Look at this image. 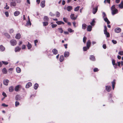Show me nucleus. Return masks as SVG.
<instances>
[{"mask_svg":"<svg viewBox=\"0 0 123 123\" xmlns=\"http://www.w3.org/2000/svg\"><path fill=\"white\" fill-rule=\"evenodd\" d=\"M111 11L112 14L113 15L118 13V10L115 8V5H114L111 7Z\"/></svg>","mask_w":123,"mask_h":123,"instance_id":"f257e3e1","label":"nucleus"},{"mask_svg":"<svg viewBox=\"0 0 123 123\" xmlns=\"http://www.w3.org/2000/svg\"><path fill=\"white\" fill-rule=\"evenodd\" d=\"M104 34L107 37H110V35L109 32L107 31V28L106 26H104Z\"/></svg>","mask_w":123,"mask_h":123,"instance_id":"f03ea898","label":"nucleus"},{"mask_svg":"<svg viewBox=\"0 0 123 123\" xmlns=\"http://www.w3.org/2000/svg\"><path fill=\"white\" fill-rule=\"evenodd\" d=\"M10 43L11 45L12 46H15L17 44V41L14 39H12L10 41Z\"/></svg>","mask_w":123,"mask_h":123,"instance_id":"7ed1b4c3","label":"nucleus"},{"mask_svg":"<svg viewBox=\"0 0 123 123\" xmlns=\"http://www.w3.org/2000/svg\"><path fill=\"white\" fill-rule=\"evenodd\" d=\"M98 10V6H96L93 8L92 12L94 14H95L97 12Z\"/></svg>","mask_w":123,"mask_h":123,"instance_id":"20e7f679","label":"nucleus"},{"mask_svg":"<svg viewBox=\"0 0 123 123\" xmlns=\"http://www.w3.org/2000/svg\"><path fill=\"white\" fill-rule=\"evenodd\" d=\"M105 89L107 92H109L111 89V87L109 86H105Z\"/></svg>","mask_w":123,"mask_h":123,"instance_id":"39448f33","label":"nucleus"},{"mask_svg":"<svg viewBox=\"0 0 123 123\" xmlns=\"http://www.w3.org/2000/svg\"><path fill=\"white\" fill-rule=\"evenodd\" d=\"M91 44V42L90 40H88L86 43V47L88 49H89Z\"/></svg>","mask_w":123,"mask_h":123,"instance_id":"423d86ee","label":"nucleus"},{"mask_svg":"<svg viewBox=\"0 0 123 123\" xmlns=\"http://www.w3.org/2000/svg\"><path fill=\"white\" fill-rule=\"evenodd\" d=\"M114 31L115 32L117 33H119L121 31V30L120 28L117 27L115 29Z\"/></svg>","mask_w":123,"mask_h":123,"instance_id":"0eeeda50","label":"nucleus"},{"mask_svg":"<svg viewBox=\"0 0 123 123\" xmlns=\"http://www.w3.org/2000/svg\"><path fill=\"white\" fill-rule=\"evenodd\" d=\"M112 63L113 65L114 66V67L115 68H117V64L115 63V60L114 59L112 60Z\"/></svg>","mask_w":123,"mask_h":123,"instance_id":"6e6552de","label":"nucleus"},{"mask_svg":"<svg viewBox=\"0 0 123 123\" xmlns=\"http://www.w3.org/2000/svg\"><path fill=\"white\" fill-rule=\"evenodd\" d=\"M9 82V80H8L7 79L5 80H3V84L6 86H7Z\"/></svg>","mask_w":123,"mask_h":123,"instance_id":"1a4fd4ad","label":"nucleus"},{"mask_svg":"<svg viewBox=\"0 0 123 123\" xmlns=\"http://www.w3.org/2000/svg\"><path fill=\"white\" fill-rule=\"evenodd\" d=\"M21 86L20 85H18L16 86L14 89L15 91L16 92H18L19 91V88L21 87Z\"/></svg>","mask_w":123,"mask_h":123,"instance_id":"9d476101","label":"nucleus"},{"mask_svg":"<svg viewBox=\"0 0 123 123\" xmlns=\"http://www.w3.org/2000/svg\"><path fill=\"white\" fill-rule=\"evenodd\" d=\"M111 83L112 84V89L114 90L115 87V85L116 84V80L115 79Z\"/></svg>","mask_w":123,"mask_h":123,"instance_id":"9b49d317","label":"nucleus"},{"mask_svg":"<svg viewBox=\"0 0 123 123\" xmlns=\"http://www.w3.org/2000/svg\"><path fill=\"white\" fill-rule=\"evenodd\" d=\"M92 26L88 25L87 27V31H92Z\"/></svg>","mask_w":123,"mask_h":123,"instance_id":"f8f14e48","label":"nucleus"},{"mask_svg":"<svg viewBox=\"0 0 123 123\" xmlns=\"http://www.w3.org/2000/svg\"><path fill=\"white\" fill-rule=\"evenodd\" d=\"M52 52L53 54L56 55L58 53V51L55 49H53Z\"/></svg>","mask_w":123,"mask_h":123,"instance_id":"ddd939ff","label":"nucleus"},{"mask_svg":"<svg viewBox=\"0 0 123 123\" xmlns=\"http://www.w3.org/2000/svg\"><path fill=\"white\" fill-rule=\"evenodd\" d=\"M21 49V48L19 46H17L15 48V51L16 52H19L20 50Z\"/></svg>","mask_w":123,"mask_h":123,"instance_id":"4468645a","label":"nucleus"},{"mask_svg":"<svg viewBox=\"0 0 123 123\" xmlns=\"http://www.w3.org/2000/svg\"><path fill=\"white\" fill-rule=\"evenodd\" d=\"M70 17L71 18L72 20H75L77 18V17H74V14H71Z\"/></svg>","mask_w":123,"mask_h":123,"instance_id":"2eb2a0df","label":"nucleus"},{"mask_svg":"<svg viewBox=\"0 0 123 123\" xmlns=\"http://www.w3.org/2000/svg\"><path fill=\"white\" fill-rule=\"evenodd\" d=\"M32 85V83L31 82H29L26 84L25 87L26 88H28Z\"/></svg>","mask_w":123,"mask_h":123,"instance_id":"dca6fc26","label":"nucleus"},{"mask_svg":"<svg viewBox=\"0 0 123 123\" xmlns=\"http://www.w3.org/2000/svg\"><path fill=\"white\" fill-rule=\"evenodd\" d=\"M14 90V87L13 86H11L9 88V91L10 92H13Z\"/></svg>","mask_w":123,"mask_h":123,"instance_id":"f3484780","label":"nucleus"},{"mask_svg":"<svg viewBox=\"0 0 123 123\" xmlns=\"http://www.w3.org/2000/svg\"><path fill=\"white\" fill-rule=\"evenodd\" d=\"M69 55V53L68 51H65L64 53V56L65 57H68Z\"/></svg>","mask_w":123,"mask_h":123,"instance_id":"a211bd4d","label":"nucleus"},{"mask_svg":"<svg viewBox=\"0 0 123 123\" xmlns=\"http://www.w3.org/2000/svg\"><path fill=\"white\" fill-rule=\"evenodd\" d=\"M45 0L42 1L41 2L40 5L43 8L45 6Z\"/></svg>","mask_w":123,"mask_h":123,"instance_id":"6ab92c4d","label":"nucleus"},{"mask_svg":"<svg viewBox=\"0 0 123 123\" xmlns=\"http://www.w3.org/2000/svg\"><path fill=\"white\" fill-rule=\"evenodd\" d=\"M64 58L63 56L62 55H61L60 57L59 61L60 62H62L64 60Z\"/></svg>","mask_w":123,"mask_h":123,"instance_id":"aec40b11","label":"nucleus"},{"mask_svg":"<svg viewBox=\"0 0 123 123\" xmlns=\"http://www.w3.org/2000/svg\"><path fill=\"white\" fill-rule=\"evenodd\" d=\"M43 19L44 21H46L48 22L49 21V18L47 16H44Z\"/></svg>","mask_w":123,"mask_h":123,"instance_id":"412c9836","label":"nucleus"},{"mask_svg":"<svg viewBox=\"0 0 123 123\" xmlns=\"http://www.w3.org/2000/svg\"><path fill=\"white\" fill-rule=\"evenodd\" d=\"M20 13V12L18 11H16L15 12L14 15L15 16H18Z\"/></svg>","mask_w":123,"mask_h":123,"instance_id":"4be33fe9","label":"nucleus"},{"mask_svg":"<svg viewBox=\"0 0 123 123\" xmlns=\"http://www.w3.org/2000/svg\"><path fill=\"white\" fill-rule=\"evenodd\" d=\"M15 99L16 100H20L21 98L20 95H17L16 96Z\"/></svg>","mask_w":123,"mask_h":123,"instance_id":"5701e85b","label":"nucleus"},{"mask_svg":"<svg viewBox=\"0 0 123 123\" xmlns=\"http://www.w3.org/2000/svg\"><path fill=\"white\" fill-rule=\"evenodd\" d=\"M16 3L14 1H12L10 3V5L11 6H15L16 5Z\"/></svg>","mask_w":123,"mask_h":123,"instance_id":"b1692460","label":"nucleus"},{"mask_svg":"<svg viewBox=\"0 0 123 123\" xmlns=\"http://www.w3.org/2000/svg\"><path fill=\"white\" fill-rule=\"evenodd\" d=\"M27 46V47L28 49H30L32 47L31 45L29 42H28V43L26 45Z\"/></svg>","mask_w":123,"mask_h":123,"instance_id":"393cba45","label":"nucleus"},{"mask_svg":"<svg viewBox=\"0 0 123 123\" xmlns=\"http://www.w3.org/2000/svg\"><path fill=\"white\" fill-rule=\"evenodd\" d=\"M118 6L120 8L122 9L123 8V1H122L121 3Z\"/></svg>","mask_w":123,"mask_h":123,"instance_id":"a878e982","label":"nucleus"},{"mask_svg":"<svg viewBox=\"0 0 123 123\" xmlns=\"http://www.w3.org/2000/svg\"><path fill=\"white\" fill-rule=\"evenodd\" d=\"M43 26H46L48 25V21H44L43 22Z\"/></svg>","mask_w":123,"mask_h":123,"instance_id":"bb28decb","label":"nucleus"},{"mask_svg":"<svg viewBox=\"0 0 123 123\" xmlns=\"http://www.w3.org/2000/svg\"><path fill=\"white\" fill-rule=\"evenodd\" d=\"M56 23L58 25H60L62 24L63 25L64 24V22L61 21H57L56 22Z\"/></svg>","mask_w":123,"mask_h":123,"instance_id":"cd10ccee","label":"nucleus"},{"mask_svg":"<svg viewBox=\"0 0 123 123\" xmlns=\"http://www.w3.org/2000/svg\"><path fill=\"white\" fill-rule=\"evenodd\" d=\"M20 37H21V35H20V34L19 33L17 34L15 36V38L16 39H20Z\"/></svg>","mask_w":123,"mask_h":123,"instance_id":"c85d7f7f","label":"nucleus"},{"mask_svg":"<svg viewBox=\"0 0 123 123\" xmlns=\"http://www.w3.org/2000/svg\"><path fill=\"white\" fill-rule=\"evenodd\" d=\"M90 60L93 61L95 60V58L94 56L93 55H91L90 57Z\"/></svg>","mask_w":123,"mask_h":123,"instance_id":"c756f323","label":"nucleus"},{"mask_svg":"<svg viewBox=\"0 0 123 123\" xmlns=\"http://www.w3.org/2000/svg\"><path fill=\"white\" fill-rule=\"evenodd\" d=\"M104 19L105 21L107 22V24L108 25L110 23V22L106 17L105 18H104Z\"/></svg>","mask_w":123,"mask_h":123,"instance_id":"7c9ffc66","label":"nucleus"},{"mask_svg":"<svg viewBox=\"0 0 123 123\" xmlns=\"http://www.w3.org/2000/svg\"><path fill=\"white\" fill-rule=\"evenodd\" d=\"M87 25L85 24H83L82 25V28L83 29L85 30L87 27Z\"/></svg>","mask_w":123,"mask_h":123,"instance_id":"2f4dec72","label":"nucleus"},{"mask_svg":"<svg viewBox=\"0 0 123 123\" xmlns=\"http://www.w3.org/2000/svg\"><path fill=\"white\" fill-rule=\"evenodd\" d=\"M72 7L71 6H68L67 7V9L68 11H70L72 9Z\"/></svg>","mask_w":123,"mask_h":123,"instance_id":"473e14b6","label":"nucleus"},{"mask_svg":"<svg viewBox=\"0 0 123 123\" xmlns=\"http://www.w3.org/2000/svg\"><path fill=\"white\" fill-rule=\"evenodd\" d=\"M2 73L3 74H6L7 72V70L5 68H3L2 70Z\"/></svg>","mask_w":123,"mask_h":123,"instance_id":"72a5a7b5","label":"nucleus"},{"mask_svg":"<svg viewBox=\"0 0 123 123\" xmlns=\"http://www.w3.org/2000/svg\"><path fill=\"white\" fill-rule=\"evenodd\" d=\"M5 49V48L2 45H1L0 46V50L1 51H4Z\"/></svg>","mask_w":123,"mask_h":123,"instance_id":"f704fd0d","label":"nucleus"},{"mask_svg":"<svg viewBox=\"0 0 123 123\" xmlns=\"http://www.w3.org/2000/svg\"><path fill=\"white\" fill-rule=\"evenodd\" d=\"M38 86V85L37 83H36L34 85V89L35 90L37 89Z\"/></svg>","mask_w":123,"mask_h":123,"instance_id":"c9c22d12","label":"nucleus"},{"mask_svg":"<svg viewBox=\"0 0 123 123\" xmlns=\"http://www.w3.org/2000/svg\"><path fill=\"white\" fill-rule=\"evenodd\" d=\"M60 15V13L59 12L57 11L56 12V16L57 17H59Z\"/></svg>","mask_w":123,"mask_h":123,"instance_id":"e433bc0d","label":"nucleus"},{"mask_svg":"<svg viewBox=\"0 0 123 123\" xmlns=\"http://www.w3.org/2000/svg\"><path fill=\"white\" fill-rule=\"evenodd\" d=\"M58 29L59 30V32H60L61 33H62L63 32V30H62V28H58Z\"/></svg>","mask_w":123,"mask_h":123,"instance_id":"4c0bfd02","label":"nucleus"},{"mask_svg":"<svg viewBox=\"0 0 123 123\" xmlns=\"http://www.w3.org/2000/svg\"><path fill=\"white\" fill-rule=\"evenodd\" d=\"M17 72L18 73H20L21 72V69L19 67H17L16 68Z\"/></svg>","mask_w":123,"mask_h":123,"instance_id":"58836bf2","label":"nucleus"},{"mask_svg":"<svg viewBox=\"0 0 123 123\" xmlns=\"http://www.w3.org/2000/svg\"><path fill=\"white\" fill-rule=\"evenodd\" d=\"M80 7V6H77L74 8V11H78L79 10Z\"/></svg>","mask_w":123,"mask_h":123,"instance_id":"ea45409f","label":"nucleus"},{"mask_svg":"<svg viewBox=\"0 0 123 123\" xmlns=\"http://www.w3.org/2000/svg\"><path fill=\"white\" fill-rule=\"evenodd\" d=\"M95 22V21L94 19H93L92 21V22L90 23V24L91 25L93 26L95 25V24L94 23Z\"/></svg>","mask_w":123,"mask_h":123,"instance_id":"a19ab883","label":"nucleus"},{"mask_svg":"<svg viewBox=\"0 0 123 123\" xmlns=\"http://www.w3.org/2000/svg\"><path fill=\"white\" fill-rule=\"evenodd\" d=\"M88 49V47H83V50L84 51H87V49Z\"/></svg>","mask_w":123,"mask_h":123,"instance_id":"79ce46f5","label":"nucleus"},{"mask_svg":"<svg viewBox=\"0 0 123 123\" xmlns=\"http://www.w3.org/2000/svg\"><path fill=\"white\" fill-rule=\"evenodd\" d=\"M63 21L65 23H67L68 20V19L66 18H63Z\"/></svg>","mask_w":123,"mask_h":123,"instance_id":"37998d69","label":"nucleus"},{"mask_svg":"<svg viewBox=\"0 0 123 123\" xmlns=\"http://www.w3.org/2000/svg\"><path fill=\"white\" fill-rule=\"evenodd\" d=\"M87 38L86 37H84L83 38V41L84 43L86 42V40Z\"/></svg>","mask_w":123,"mask_h":123,"instance_id":"c03bdc74","label":"nucleus"},{"mask_svg":"<svg viewBox=\"0 0 123 123\" xmlns=\"http://www.w3.org/2000/svg\"><path fill=\"white\" fill-rule=\"evenodd\" d=\"M2 63L5 65H7L8 63V62H7L2 61Z\"/></svg>","mask_w":123,"mask_h":123,"instance_id":"a18cd8bd","label":"nucleus"},{"mask_svg":"<svg viewBox=\"0 0 123 123\" xmlns=\"http://www.w3.org/2000/svg\"><path fill=\"white\" fill-rule=\"evenodd\" d=\"M19 104V102L18 101H16L15 102V106L17 107Z\"/></svg>","mask_w":123,"mask_h":123,"instance_id":"49530a36","label":"nucleus"},{"mask_svg":"<svg viewBox=\"0 0 123 123\" xmlns=\"http://www.w3.org/2000/svg\"><path fill=\"white\" fill-rule=\"evenodd\" d=\"M98 71V69L97 68H95L93 69V71L94 72H96Z\"/></svg>","mask_w":123,"mask_h":123,"instance_id":"de8ad7c7","label":"nucleus"},{"mask_svg":"<svg viewBox=\"0 0 123 123\" xmlns=\"http://www.w3.org/2000/svg\"><path fill=\"white\" fill-rule=\"evenodd\" d=\"M118 54L119 55H123V51H120L119 52Z\"/></svg>","mask_w":123,"mask_h":123,"instance_id":"09e8293b","label":"nucleus"},{"mask_svg":"<svg viewBox=\"0 0 123 123\" xmlns=\"http://www.w3.org/2000/svg\"><path fill=\"white\" fill-rule=\"evenodd\" d=\"M68 31L70 33L74 31L72 29L70 28H68Z\"/></svg>","mask_w":123,"mask_h":123,"instance_id":"8fccbe9b","label":"nucleus"},{"mask_svg":"<svg viewBox=\"0 0 123 123\" xmlns=\"http://www.w3.org/2000/svg\"><path fill=\"white\" fill-rule=\"evenodd\" d=\"M5 36H6L7 38H9L10 37V35L7 33H6L5 34Z\"/></svg>","mask_w":123,"mask_h":123,"instance_id":"3c124183","label":"nucleus"},{"mask_svg":"<svg viewBox=\"0 0 123 123\" xmlns=\"http://www.w3.org/2000/svg\"><path fill=\"white\" fill-rule=\"evenodd\" d=\"M14 31L13 29H11L9 31V32L10 33H12Z\"/></svg>","mask_w":123,"mask_h":123,"instance_id":"603ef678","label":"nucleus"},{"mask_svg":"<svg viewBox=\"0 0 123 123\" xmlns=\"http://www.w3.org/2000/svg\"><path fill=\"white\" fill-rule=\"evenodd\" d=\"M5 14L7 17L9 16V13L8 12H5Z\"/></svg>","mask_w":123,"mask_h":123,"instance_id":"864d4df0","label":"nucleus"},{"mask_svg":"<svg viewBox=\"0 0 123 123\" xmlns=\"http://www.w3.org/2000/svg\"><path fill=\"white\" fill-rule=\"evenodd\" d=\"M6 7H5V8L7 10L9 8V6H8V5H7V4H6Z\"/></svg>","mask_w":123,"mask_h":123,"instance_id":"5fc2aeb1","label":"nucleus"},{"mask_svg":"<svg viewBox=\"0 0 123 123\" xmlns=\"http://www.w3.org/2000/svg\"><path fill=\"white\" fill-rule=\"evenodd\" d=\"M52 27L53 28L56 27L57 26V25L56 24H53L51 25Z\"/></svg>","mask_w":123,"mask_h":123,"instance_id":"6e6d98bb","label":"nucleus"},{"mask_svg":"<svg viewBox=\"0 0 123 123\" xmlns=\"http://www.w3.org/2000/svg\"><path fill=\"white\" fill-rule=\"evenodd\" d=\"M51 16H55V14H53L52 12H50L49 14Z\"/></svg>","mask_w":123,"mask_h":123,"instance_id":"4d7b16f0","label":"nucleus"},{"mask_svg":"<svg viewBox=\"0 0 123 123\" xmlns=\"http://www.w3.org/2000/svg\"><path fill=\"white\" fill-rule=\"evenodd\" d=\"M2 106H4V107H7L8 106V105H6L4 103H3L2 104Z\"/></svg>","mask_w":123,"mask_h":123,"instance_id":"13d9d810","label":"nucleus"},{"mask_svg":"<svg viewBox=\"0 0 123 123\" xmlns=\"http://www.w3.org/2000/svg\"><path fill=\"white\" fill-rule=\"evenodd\" d=\"M26 48V46L25 45H23L22 46V49H25Z\"/></svg>","mask_w":123,"mask_h":123,"instance_id":"bf43d9fd","label":"nucleus"},{"mask_svg":"<svg viewBox=\"0 0 123 123\" xmlns=\"http://www.w3.org/2000/svg\"><path fill=\"white\" fill-rule=\"evenodd\" d=\"M112 42L114 44H116L117 43V41L114 40H112Z\"/></svg>","mask_w":123,"mask_h":123,"instance_id":"052dcab7","label":"nucleus"},{"mask_svg":"<svg viewBox=\"0 0 123 123\" xmlns=\"http://www.w3.org/2000/svg\"><path fill=\"white\" fill-rule=\"evenodd\" d=\"M106 1L109 3H110V0H105L104 1V2H105Z\"/></svg>","mask_w":123,"mask_h":123,"instance_id":"680f3d73","label":"nucleus"},{"mask_svg":"<svg viewBox=\"0 0 123 123\" xmlns=\"http://www.w3.org/2000/svg\"><path fill=\"white\" fill-rule=\"evenodd\" d=\"M103 47L104 49H105L106 48V45L105 44H104L103 45Z\"/></svg>","mask_w":123,"mask_h":123,"instance_id":"e2e57ef3","label":"nucleus"},{"mask_svg":"<svg viewBox=\"0 0 123 123\" xmlns=\"http://www.w3.org/2000/svg\"><path fill=\"white\" fill-rule=\"evenodd\" d=\"M2 95L3 96L5 97H6L7 96L6 93L4 92H3L2 93Z\"/></svg>","mask_w":123,"mask_h":123,"instance_id":"0e129e2a","label":"nucleus"},{"mask_svg":"<svg viewBox=\"0 0 123 123\" xmlns=\"http://www.w3.org/2000/svg\"><path fill=\"white\" fill-rule=\"evenodd\" d=\"M103 17L104 18L106 16V14L104 12H103Z\"/></svg>","mask_w":123,"mask_h":123,"instance_id":"69168bd1","label":"nucleus"},{"mask_svg":"<svg viewBox=\"0 0 123 123\" xmlns=\"http://www.w3.org/2000/svg\"><path fill=\"white\" fill-rule=\"evenodd\" d=\"M38 40H36L34 41V43L35 46L36 45V43L38 42Z\"/></svg>","mask_w":123,"mask_h":123,"instance_id":"338daca9","label":"nucleus"},{"mask_svg":"<svg viewBox=\"0 0 123 123\" xmlns=\"http://www.w3.org/2000/svg\"><path fill=\"white\" fill-rule=\"evenodd\" d=\"M65 1L64 0H63L62 1V4L63 5H64L65 4Z\"/></svg>","mask_w":123,"mask_h":123,"instance_id":"774afa93","label":"nucleus"}]
</instances>
